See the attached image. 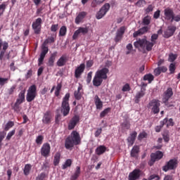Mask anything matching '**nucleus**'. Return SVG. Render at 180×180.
<instances>
[{"instance_id":"obj_52","label":"nucleus","mask_w":180,"mask_h":180,"mask_svg":"<svg viewBox=\"0 0 180 180\" xmlns=\"http://www.w3.org/2000/svg\"><path fill=\"white\" fill-rule=\"evenodd\" d=\"M109 112H110V108H105L103 111H102L100 114V116L101 117H105V116L106 115H108V113H109Z\"/></svg>"},{"instance_id":"obj_17","label":"nucleus","mask_w":180,"mask_h":180,"mask_svg":"<svg viewBox=\"0 0 180 180\" xmlns=\"http://www.w3.org/2000/svg\"><path fill=\"white\" fill-rule=\"evenodd\" d=\"M174 95V92L172 91V88H168L166 91L164 93L163 98H162V102L163 103H167L168 101H169V98L171 96Z\"/></svg>"},{"instance_id":"obj_50","label":"nucleus","mask_w":180,"mask_h":180,"mask_svg":"<svg viewBox=\"0 0 180 180\" xmlns=\"http://www.w3.org/2000/svg\"><path fill=\"white\" fill-rule=\"evenodd\" d=\"M8 81H9L8 78L0 77V86H4Z\"/></svg>"},{"instance_id":"obj_21","label":"nucleus","mask_w":180,"mask_h":180,"mask_svg":"<svg viewBox=\"0 0 180 180\" xmlns=\"http://www.w3.org/2000/svg\"><path fill=\"white\" fill-rule=\"evenodd\" d=\"M85 70V64L82 63L75 70V78H79L84 70Z\"/></svg>"},{"instance_id":"obj_3","label":"nucleus","mask_w":180,"mask_h":180,"mask_svg":"<svg viewBox=\"0 0 180 180\" xmlns=\"http://www.w3.org/2000/svg\"><path fill=\"white\" fill-rule=\"evenodd\" d=\"M70 93H67L63 98L61 104V112H63V116H68L70 113Z\"/></svg>"},{"instance_id":"obj_1","label":"nucleus","mask_w":180,"mask_h":180,"mask_svg":"<svg viewBox=\"0 0 180 180\" xmlns=\"http://www.w3.org/2000/svg\"><path fill=\"white\" fill-rule=\"evenodd\" d=\"M81 144V135L77 131H72L65 139V147L67 150H71L74 146Z\"/></svg>"},{"instance_id":"obj_23","label":"nucleus","mask_w":180,"mask_h":180,"mask_svg":"<svg viewBox=\"0 0 180 180\" xmlns=\"http://www.w3.org/2000/svg\"><path fill=\"white\" fill-rule=\"evenodd\" d=\"M103 82V79L95 75L93 79V85L94 86H101Z\"/></svg>"},{"instance_id":"obj_40","label":"nucleus","mask_w":180,"mask_h":180,"mask_svg":"<svg viewBox=\"0 0 180 180\" xmlns=\"http://www.w3.org/2000/svg\"><path fill=\"white\" fill-rule=\"evenodd\" d=\"M30 169H32V165L30 164H27L25 166L23 172L25 175H29L30 174Z\"/></svg>"},{"instance_id":"obj_26","label":"nucleus","mask_w":180,"mask_h":180,"mask_svg":"<svg viewBox=\"0 0 180 180\" xmlns=\"http://www.w3.org/2000/svg\"><path fill=\"white\" fill-rule=\"evenodd\" d=\"M79 175H81V167H76V169L73 174L70 176V180H77L79 178Z\"/></svg>"},{"instance_id":"obj_42","label":"nucleus","mask_w":180,"mask_h":180,"mask_svg":"<svg viewBox=\"0 0 180 180\" xmlns=\"http://www.w3.org/2000/svg\"><path fill=\"white\" fill-rule=\"evenodd\" d=\"M72 165V160L71 159H68L64 165H63V169H66V168H68V167H71V165Z\"/></svg>"},{"instance_id":"obj_19","label":"nucleus","mask_w":180,"mask_h":180,"mask_svg":"<svg viewBox=\"0 0 180 180\" xmlns=\"http://www.w3.org/2000/svg\"><path fill=\"white\" fill-rule=\"evenodd\" d=\"M165 19L166 20H172L174 19V10L172 8H167L164 11Z\"/></svg>"},{"instance_id":"obj_18","label":"nucleus","mask_w":180,"mask_h":180,"mask_svg":"<svg viewBox=\"0 0 180 180\" xmlns=\"http://www.w3.org/2000/svg\"><path fill=\"white\" fill-rule=\"evenodd\" d=\"M162 157H164V153L160 150H158L154 153H151L150 155L152 162H155V161L161 160Z\"/></svg>"},{"instance_id":"obj_20","label":"nucleus","mask_w":180,"mask_h":180,"mask_svg":"<svg viewBox=\"0 0 180 180\" xmlns=\"http://www.w3.org/2000/svg\"><path fill=\"white\" fill-rule=\"evenodd\" d=\"M150 30V27H143L141 29H139L138 31H136L134 32L133 36L134 37H138V36H142V34H146Z\"/></svg>"},{"instance_id":"obj_55","label":"nucleus","mask_w":180,"mask_h":180,"mask_svg":"<svg viewBox=\"0 0 180 180\" xmlns=\"http://www.w3.org/2000/svg\"><path fill=\"white\" fill-rule=\"evenodd\" d=\"M122 92H127L130 91V84H126L122 86Z\"/></svg>"},{"instance_id":"obj_47","label":"nucleus","mask_w":180,"mask_h":180,"mask_svg":"<svg viewBox=\"0 0 180 180\" xmlns=\"http://www.w3.org/2000/svg\"><path fill=\"white\" fill-rule=\"evenodd\" d=\"M176 57H178L176 54H174V53L169 54L168 61H169L170 63H174V61L176 60Z\"/></svg>"},{"instance_id":"obj_15","label":"nucleus","mask_w":180,"mask_h":180,"mask_svg":"<svg viewBox=\"0 0 180 180\" xmlns=\"http://www.w3.org/2000/svg\"><path fill=\"white\" fill-rule=\"evenodd\" d=\"M79 122V116L75 115L69 122L68 129V130H74L77 124Z\"/></svg>"},{"instance_id":"obj_14","label":"nucleus","mask_w":180,"mask_h":180,"mask_svg":"<svg viewBox=\"0 0 180 180\" xmlns=\"http://www.w3.org/2000/svg\"><path fill=\"white\" fill-rule=\"evenodd\" d=\"M109 73V69L107 68H103L96 72V75L102 78L103 79H108V74Z\"/></svg>"},{"instance_id":"obj_58","label":"nucleus","mask_w":180,"mask_h":180,"mask_svg":"<svg viewBox=\"0 0 180 180\" xmlns=\"http://www.w3.org/2000/svg\"><path fill=\"white\" fill-rule=\"evenodd\" d=\"M153 179H155V180H160V176L157 175V174H152L150 175L147 180H153Z\"/></svg>"},{"instance_id":"obj_27","label":"nucleus","mask_w":180,"mask_h":180,"mask_svg":"<svg viewBox=\"0 0 180 180\" xmlns=\"http://www.w3.org/2000/svg\"><path fill=\"white\" fill-rule=\"evenodd\" d=\"M82 85H79L77 88V90L75 91L74 96L77 101H80L82 98Z\"/></svg>"},{"instance_id":"obj_31","label":"nucleus","mask_w":180,"mask_h":180,"mask_svg":"<svg viewBox=\"0 0 180 180\" xmlns=\"http://www.w3.org/2000/svg\"><path fill=\"white\" fill-rule=\"evenodd\" d=\"M144 91H146V89H143V90L141 89L140 91L136 93V96H135L136 103H139V102H140L141 98H143V96H144V95H146V93L144 92Z\"/></svg>"},{"instance_id":"obj_39","label":"nucleus","mask_w":180,"mask_h":180,"mask_svg":"<svg viewBox=\"0 0 180 180\" xmlns=\"http://www.w3.org/2000/svg\"><path fill=\"white\" fill-rule=\"evenodd\" d=\"M43 140H44V136H43V135H39L36 138L35 143L38 146H41V144H43Z\"/></svg>"},{"instance_id":"obj_33","label":"nucleus","mask_w":180,"mask_h":180,"mask_svg":"<svg viewBox=\"0 0 180 180\" xmlns=\"http://www.w3.org/2000/svg\"><path fill=\"white\" fill-rule=\"evenodd\" d=\"M67 63V58L64 56H61L57 61L56 65L58 67H64V65Z\"/></svg>"},{"instance_id":"obj_13","label":"nucleus","mask_w":180,"mask_h":180,"mask_svg":"<svg viewBox=\"0 0 180 180\" xmlns=\"http://www.w3.org/2000/svg\"><path fill=\"white\" fill-rule=\"evenodd\" d=\"M88 32H89V29L88 28V27H80L78 28L77 30H76L75 32V33L73 34L72 36V39L73 40H75L78 36H79V34H86L88 33Z\"/></svg>"},{"instance_id":"obj_49","label":"nucleus","mask_w":180,"mask_h":180,"mask_svg":"<svg viewBox=\"0 0 180 180\" xmlns=\"http://www.w3.org/2000/svg\"><path fill=\"white\" fill-rule=\"evenodd\" d=\"M158 39V34H153L151 36L150 41L153 42L155 44H157Z\"/></svg>"},{"instance_id":"obj_29","label":"nucleus","mask_w":180,"mask_h":180,"mask_svg":"<svg viewBox=\"0 0 180 180\" xmlns=\"http://www.w3.org/2000/svg\"><path fill=\"white\" fill-rule=\"evenodd\" d=\"M167 122H168V118H165L163 120L160 121V125H158L155 128L156 133L161 131V129L164 127V124H167Z\"/></svg>"},{"instance_id":"obj_48","label":"nucleus","mask_w":180,"mask_h":180,"mask_svg":"<svg viewBox=\"0 0 180 180\" xmlns=\"http://www.w3.org/2000/svg\"><path fill=\"white\" fill-rule=\"evenodd\" d=\"M122 127L123 129H126L127 130H129V129H130V122L124 121L122 124Z\"/></svg>"},{"instance_id":"obj_6","label":"nucleus","mask_w":180,"mask_h":180,"mask_svg":"<svg viewBox=\"0 0 180 180\" xmlns=\"http://www.w3.org/2000/svg\"><path fill=\"white\" fill-rule=\"evenodd\" d=\"M160 101L158 100H152L148 105V109H151L153 113L156 115L157 113H160Z\"/></svg>"},{"instance_id":"obj_62","label":"nucleus","mask_w":180,"mask_h":180,"mask_svg":"<svg viewBox=\"0 0 180 180\" xmlns=\"http://www.w3.org/2000/svg\"><path fill=\"white\" fill-rule=\"evenodd\" d=\"M56 30H58V24L52 25L51 27V31L56 32Z\"/></svg>"},{"instance_id":"obj_57","label":"nucleus","mask_w":180,"mask_h":180,"mask_svg":"<svg viewBox=\"0 0 180 180\" xmlns=\"http://www.w3.org/2000/svg\"><path fill=\"white\" fill-rule=\"evenodd\" d=\"M147 137V134L146 132H141L138 136V140H143V139H146Z\"/></svg>"},{"instance_id":"obj_8","label":"nucleus","mask_w":180,"mask_h":180,"mask_svg":"<svg viewBox=\"0 0 180 180\" xmlns=\"http://www.w3.org/2000/svg\"><path fill=\"white\" fill-rule=\"evenodd\" d=\"M109 9H110V4H109V3L105 4L96 13V19H102V18H103V16H105V15L109 12Z\"/></svg>"},{"instance_id":"obj_12","label":"nucleus","mask_w":180,"mask_h":180,"mask_svg":"<svg viewBox=\"0 0 180 180\" xmlns=\"http://www.w3.org/2000/svg\"><path fill=\"white\" fill-rule=\"evenodd\" d=\"M140 176H141V170H140V169H135L133 172L129 173L128 180L140 179Z\"/></svg>"},{"instance_id":"obj_35","label":"nucleus","mask_w":180,"mask_h":180,"mask_svg":"<svg viewBox=\"0 0 180 180\" xmlns=\"http://www.w3.org/2000/svg\"><path fill=\"white\" fill-rule=\"evenodd\" d=\"M15 126V122L13 121H8L4 127L5 131H8L10 129H12Z\"/></svg>"},{"instance_id":"obj_25","label":"nucleus","mask_w":180,"mask_h":180,"mask_svg":"<svg viewBox=\"0 0 180 180\" xmlns=\"http://www.w3.org/2000/svg\"><path fill=\"white\" fill-rule=\"evenodd\" d=\"M86 16V13L85 11H82L78 14V15L75 18V24L79 25L84 20V18Z\"/></svg>"},{"instance_id":"obj_34","label":"nucleus","mask_w":180,"mask_h":180,"mask_svg":"<svg viewBox=\"0 0 180 180\" xmlns=\"http://www.w3.org/2000/svg\"><path fill=\"white\" fill-rule=\"evenodd\" d=\"M139 151L140 148L139 146H134L132 150H131V157L137 158Z\"/></svg>"},{"instance_id":"obj_43","label":"nucleus","mask_w":180,"mask_h":180,"mask_svg":"<svg viewBox=\"0 0 180 180\" xmlns=\"http://www.w3.org/2000/svg\"><path fill=\"white\" fill-rule=\"evenodd\" d=\"M49 53V47L46 46L45 44H42V51L40 56L46 57V54Z\"/></svg>"},{"instance_id":"obj_54","label":"nucleus","mask_w":180,"mask_h":180,"mask_svg":"<svg viewBox=\"0 0 180 180\" xmlns=\"http://www.w3.org/2000/svg\"><path fill=\"white\" fill-rule=\"evenodd\" d=\"M49 43H54V37H51L49 38H47L44 42L43 43V44H44L45 46L46 44H49Z\"/></svg>"},{"instance_id":"obj_10","label":"nucleus","mask_w":180,"mask_h":180,"mask_svg":"<svg viewBox=\"0 0 180 180\" xmlns=\"http://www.w3.org/2000/svg\"><path fill=\"white\" fill-rule=\"evenodd\" d=\"M51 150V146H50V143H45L42 145L41 148V155L47 158L50 155V150Z\"/></svg>"},{"instance_id":"obj_2","label":"nucleus","mask_w":180,"mask_h":180,"mask_svg":"<svg viewBox=\"0 0 180 180\" xmlns=\"http://www.w3.org/2000/svg\"><path fill=\"white\" fill-rule=\"evenodd\" d=\"M155 43L151 41L147 40V37H144L143 39H139L138 41L134 43V47L136 49H146L147 51H151L153 50V47H154Z\"/></svg>"},{"instance_id":"obj_45","label":"nucleus","mask_w":180,"mask_h":180,"mask_svg":"<svg viewBox=\"0 0 180 180\" xmlns=\"http://www.w3.org/2000/svg\"><path fill=\"white\" fill-rule=\"evenodd\" d=\"M103 2H105V0H94L91 5L94 8H96V6L101 5V4H103Z\"/></svg>"},{"instance_id":"obj_9","label":"nucleus","mask_w":180,"mask_h":180,"mask_svg":"<svg viewBox=\"0 0 180 180\" xmlns=\"http://www.w3.org/2000/svg\"><path fill=\"white\" fill-rule=\"evenodd\" d=\"M8 47H9V44L6 41H2V39H0V61L4 60L6 50H8Z\"/></svg>"},{"instance_id":"obj_51","label":"nucleus","mask_w":180,"mask_h":180,"mask_svg":"<svg viewBox=\"0 0 180 180\" xmlns=\"http://www.w3.org/2000/svg\"><path fill=\"white\" fill-rule=\"evenodd\" d=\"M6 9V4H2L0 5V16H2V15H4V13L5 12Z\"/></svg>"},{"instance_id":"obj_22","label":"nucleus","mask_w":180,"mask_h":180,"mask_svg":"<svg viewBox=\"0 0 180 180\" xmlns=\"http://www.w3.org/2000/svg\"><path fill=\"white\" fill-rule=\"evenodd\" d=\"M57 57V52H53L51 54L48 62L46 63L48 67H54V62L56 61V58Z\"/></svg>"},{"instance_id":"obj_11","label":"nucleus","mask_w":180,"mask_h":180,"mask_svg":"<svg viewBox=\"0 0 180 180\" xmlns=\"http://www.w3.org/2000/svg\"><path fill=\"white\" fill-rule=\"evenodd\" d=\"M176 31V27L174 25H170L167 27V29L164 32L163 37L165 39H169V37H172V36H174Z\"/></svg>"},{"instance_id":"obj_53","label":"nucleus","mask_w":180,"mask_h":180,"mask_svg":"<svg viewBox=\"0 0 180 180\" xmlns=\"http://www.w3.org/2000/svg\"><path fill=\"white\" fill-rule=\"evenodd\" d=\"M15 89H16V84H13L10 89H8V95H13Z\"/></svg>"},{"instance_id":"obj_60","label":"nucleus","mask_w":180,"mask_h":180,"mask_svg":"<svg viewBox=\"0 0 180 180\" xmlns=\"http://www.w3.org/2000/svg\"><path fill=\"white\" fill-rule=\"evenodd\" d=\"M179 22L180 21V15H177L175 16V14L173 15V18H172L171 22Z\"/></svg>"},{"instance_id":"obj_32","label":"nucleus","mask_w":180,"mask_h":180,"mask_svg":"<svg viewBox=\"0 0 180 180\" xmlns=\"http://www.w3.org/2000/svg\"><path fill=\"white\" fill-rule=\"evenodd\" d=\"M94 101L96 109H102L103 104L102 103V101H101V98H99V96H98V95L95 96Z\"/></svg>"},{"instance_id":"obj_4","label":"nucleus","mask_w":180,"mask_h":180,"mask_svg":"<svg viewBox=\"0 0 180 180\" xmlns=\"http://www.w3.org/2000/svg\"><path fill=\"white\" fill-rule=\"evenodd\" d=\"M36 96H37V86L36 84H32L28 88L27 91V102H33V100L36 99Z\"/></svg>"},{"instance_id":"obj_38","label":"nucleus","mask_w":180,"mask_h":180,"mask_svg":"<svg viewBox=\"0 0 180 180\" xmlns=\"http://www.w3.org/2000/svg\"><path fill=\"white\" fill-rule=\"evenodd\" d=\"M142 23L145 26H148V25H150V23H151V17H150L149 15H147L145 18H143V19L142 20Z\"/></svg>"},{"instance_id":"obj_61","label":"nucleus","mask_w":180,"mask_h":180,"mask_svg":"<svg viewBox=\"0 0 180 180\" xmlns=\"http://www.w3.org/2000/svg\"><path fill=\"white\" fill-rule=\"evenodd\" d=\"M166 124L167 127H169V126H174V120H172V118H170L169 120H167Z\"/></svg>"},{"instance_id":"obj_24","label":"nucleus","mask_w":180,"mask_h":180,"mask_svg":"<svg viewBox=\"0 0 180 180\" xmlns=\"http://www.w3.org/2000/svg\"><path fill=\"white\" fill-rule=\"evenodd\" d=\"M43 123L45 124H49V123H51V112L50 111H46L42 119Z\"/></svg>"},{"instance_id":"obj_59","label":"nucleus","mask_w":180,"mask_h":180,"mask_svg":"<svg viewBox=\"0 0 180 180\" xmlns=\"http://www.w3.org/2000/svg\"><path fill=\"white\" fill-rule=\"evenodd\" d=\"M127 49L128 51H127L126 54H130V53H131V50H133V45L131 44H128L127 45Z\"/></svg>"},{"instance_id":"obj_28","label":"nucleus","mask_w":180,"mask_h":180,"mask_svg":"<svg viewBox=\"0 0 180 180\" xmlns=\"http://www.w3.org/2000/svg\"><path fill=\"white\" fill-rule=\"evenodd\" d=\"M95 153L97 155H102L106 153V146H99L96 148Z\"/></svg>"},{"instance_id":"obj_41","label":"nucleus","mask_w":180,"mask_h":180,"mask_svg":"<svg viewBox=\"0 0 180 180\" xmlns=\"http://www.w3.org/2000/svg\"><path fill=\"white\" fill-rule=\"evenodd\" d=\"M67 34V27L62 26L59 30V36L64 37Z\"/></svg>"},{"instance_id":"obj_63","label":"nucleus","mask_w":180,"mask_h":180,"mask_svg":"<svg viewBox=\"0 0 180 180\" xmlns=\"http://www.w3.org/2000/svg\"><path fill=\"white\" fill-rule=\"evenodd\" d=\"M160 74H161V68H157L156 69H155V70H154V75H155L156 77H158V75H160Z\"/></svg>"},{"instance_id":"obj_64","label":"nucleus","mask_w":180,"mask_h":180,"mask_svg":"<svg viewBox=\"0 0 180 180\" xmlns=\"http://www.w3.org/2000/svg\"><path fill=\"white\" fill-rule=\"evenodd\" d=\"M18 99L25 101V91H21L18 95Z\"/></svg>"},{"instance_id":"obj_16","label":"nucleus","mask_w":180,"mask_h":180,"mask_svg":"<svg viewBox=\"0 0 180 180\" xmlns=\"http://www.w3.org/2000/svg\"><path fill=\"white\" fill-rule=\"evenodd\" d=\"M124 32H126V27L124 26H122L117 30L116 37L115 38V41H116V43L122 40L123 38V34H124Z\"/></svg>"},{"instance_id":"obj_5","label":"nucleus","mask_w":180,"mask_h":180,"mask_svg":"<svg viewBox=\"0 0 180 180\" xmlns=\"http://www.w3.org/2000/svg\"><path fill=\"white\" fill-rule=\"evenodd\" d=\"M176 167H178V160L176 158L171 159L162 167V171L168 172V171L176 169Z\"/></svg>"},{"instance_id":"obj_56","label":"nucleus","mask_w":180,"mask_h":180,"mask_svg":"<svg viewBox=\"0 0 180 180\" xmlns=\"http://www.w3.org/2000/svg\"><path fill=\"white\" fill-rule=\"evenodd\" d=\"M92 72H89L87 75V77H86V83L87 84H91V81H92Z\"/></svg>"},{"instance_id":"obj_46","label":"nucleus","mask_w":180,"mask_h":180,"mask_svg":"<svg viewBox=\"0 0 180 180\" xmlns=\"http://www.w3.org/2000/svg\"><path fill=\"white\" fill-rule=\"evenodd\" d=\"M5 136H6V133L5 131L0 132V150L2 148V141L5 139Z\"/></svg>"},{"instance_id":"obj_37","label":"nucleus","mask_w":180,"mask_h":180,"mask_svg":"<svg viewBox=\"0 0 180 180\" xmlns=\"http://www.w3.org/2000/svg\"><path fill=\"white\" fill-rule=\"evenodd\" d=\"M143 80L148 81L149 84H151V82H153V81H154V76L151 74L146 75L143 77Z\"/></svg>"},{"instance_id":"obj_36","label":"nucleus","mask_w":180,"mask_h":180,"mask_svg":"<svg viewBox=\"0 0 180 180\" xmlns=\"http://www.w3.org/2000/svg\"><path fill=\"white\" fill-rule=\"evenodd\" d=\"M60 157H61V155L60 154V153H56V155L54 156V160H53V165L55 166H57L58 164H60Z\"/></svg>"},{"instance_id":"obj_7","label":"nucleus","mask_w":180,"mask_h":180,"mask_svg":"<svg viewBox=\"0 0 180 180\" xmlns=\"http://www.w3.org/2000/svg\"><path fill=\"white\" fill-rule=\"evenodd\" d=\"M41 23H43V20L41 18H37L32 22V27L35 34H40L41 32Z\"/></svg>"},{"instance_id":"obj_44","label":"nucleus","mask_w":180,"mask_h":180,"mask_svg":"<svg viewBox=\"0 0 180 180\" xmlns=\"http://www.w3.org/2000/svg\"><path fill=\"white\" fill-rule=\"evenodd\" d=\"M15 133H16V130L15 129H13L12 131H9L7 134L6 139L8 141L11 140V139H12V136H15Z\"/></svg>"},{"instance_id":"obj_30","label":"nucleus","mask_w":180,"mask_h":180,"mask_svg":"<svg viewBox=\"0 0 180 180\" xmlns=\"http://www.w3.org/2000/svg\"><path fill=\"white\" fill-rule=\"evenodd\" d=\"M137 136V132L134 131L130 134V136L127 139V141L129 143V146H133L134 144V140H136V137Z\"/></svg>"}]
</instances>
